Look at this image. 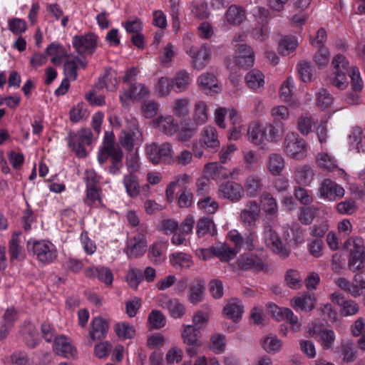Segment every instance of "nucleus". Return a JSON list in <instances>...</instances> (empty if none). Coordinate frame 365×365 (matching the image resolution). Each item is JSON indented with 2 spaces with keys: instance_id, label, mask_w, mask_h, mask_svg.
Segmentation results:
<instances>
[{
  "instance_id": "338daca9",
  "label": "nucleus",
  "mask_w": 365,
  "mask_h": 365,
  "mask_svg": "<svg viewBox=\"0 0 365 365\" xmlns=\"http://www.w3.org/2000/svg\"><path fill=\"white\" fill-rule=\"evenodd\" d=\"M159 125L165 134L170 135L174 134L178 129V125L174 123V120L171 117H166L163 120H160Z\"/></svg>"
},
{
  "instance_id": "864d4df0",
  "label": "nucleus",
  "mask_w": 365,
  "mask_h": 365,
  "mask_svg": "<svg viewBox=\"0 0 365 365\" xmlns=\"http://www.w3.org/2000/svg\"><path fill=\"white\" fill-rule=\"evenodd\" d=\"M191 11L195 17L200 19H207L210 15L207 3L204 1L192 2Z\"/></svg>"
},
{
  "instance_id": "4468645a",
  "label": "nucleus",
  "mask_w": 365,
  "mask_h": 365,
  "mask_svg": "<svg viewBox=\"0 0 365 365\" xmlns=\"http://www.w3.org/2000/svg\"><path fill=\"white\" fill-rule=\"evenodd\" d=\"M351 78V88L354 93H349L346 98V101L350 105H357L360 102L359 92L362 88V82L360 78L359 69L354 68L349 74Z\"/></svg>"
},
{
  "instance_id": "9b49d317",
  "label": "nucleus",
  "mask_w": 365,
  "mask_h": 365,
  "mask_svg": "<svg viewBox=\"0 0 365 365\" xmlns=\"http://www.w3.org/2000/svg\"><path fill=\"white\" fill-rule=\"evenodd\" d=\"M27 246L29 251H31L43 263L51 262L56 257V252L44 241L29 242Z\"/></svg>"
},
{
  "instance_id": "72a5a7b5",
  "label": "nucleus",
  "mask_w": 365,
  "mask_h": 365,
  "mask_svg": "<svg viewBox=\"0 0 365 365\" xmlns=\"http://www.w3.org/2000/svg\"><path fill=\"white\" fill-rule=\"evenodd\" d=\"M193 120L197 125L205 123L208 118L207 106L205 102L199 101L194 106Z\"/></svg>"
},
{
  "instance_id": "4be33fe9",
  "label": "nucleus",
  "mask_w": 365,
  "mask_h": 365,
  "mask_svg": "<svg viewBox=\"0 0 365 365\" xmlns=\"http://www.w3.org/2000/svg\"><path fill=\"white\" fill-rule=\"evenodd\" d=\"M316 299L313 294H304L295 297L292 301V305L295 309L303 312H310L315 307Z\"/></svg>"
},
{
  "instance_id": "e433bc0d",
  "label": "nucleus",
  "mask_w": 365,
  "mask_h": 365,
  "mask_svg": "<svg viewBox=\"0 0 365 365\" xmlns=\"http://www.w3.org/2000/svg\"><path fill=\"white\" fill-rule=\"evenodd\" d=\"M245 187L247 195L255 197L262 189V180L257 175H250L247 178Z\"/></svg>"
},
{
  "instance_id": "2eb2a0df",
  "label": "nucleus",
  "mask_w": 365,
  "mask_h": 365,
  "mask_svg": "<svg viewBox=\"0 0 365 365\" xmlns=\"http://www.w3.org/2000/svg\"><path fill=\"white\" fill-rule=\"evenodd\" d=\"M108 327V323L106 319L96 317L91 322L89 336L93 341L101 340L106 337Z\"/></svg>"
},
{
  "instance_id": "58836bf2",
  "label": "nucleus",
  "mask_w": 365,
  "mask_h": 365,
  "mask_svg": "<svg viewBox=\"0 0 365 365\" xmlns=\"http://www.w3.org/2000/svg\"><path fill=\"white\" fill-rule=\"evenodd\" d=\"M265 134L268 133V140L274 141L282 138L284 133V125L282 122L274 121L273 123L268 124L265 129Z\"/></svg>"
},
{
  "instance_id": "0eeeda50",
  "label": "nucleus",
  "mask_w": 365,
  "mask_h": 365,
  "mask_svg": "<svg viewBox=\"0 0 365 365\" xmlns=\"http://www.w3.org/2000/svg\"><path fill=\"white\" fill-rule=\"evenodd\" d=\"M97 36L93 33L83 36L76 35L73 38V45L80 54H92L97 46Z\"/></svg>"
},
{
  "instance_id": "aec40b11",
  "label": "nucleus",
  "mask_w": 365,
  "mask_h": 365,
  "mask_svg": "<svg viewBox=\"0 0 365 365\" xmlns=\"http://www.w3.org/2000/svg\"><path fill=\"white\" fill-rule=\"evenodd\" d=\"M365 264V250H349L348 258V269L355 272L356 271H364Z\"/></svg>"
},
{
  "instance_id": "4c0bfd02",
  "label": "nucleus",
  "mask_w": 365,
  "mask_h": 365,
  "mask_svg": "<svg viewBox=\"0 0 365 365\" xmlns=\"http://www.w3.org/2000/svg\"><path fill=\"white\" fill-rule=\"evenodd\" d=\"M115 331L118 337L123 340L132 339L135 335L134 327L125 322L117 323L115 325Z\"/></svg>"
},
{
  "instance_id": "412c9836",
  "label": "nucleus",
  "mask_w": 365,
  "mask_h": 365,
  "mask_svg": "<svg viewBox=\"0 0 365 365\" xmlns=\"http://www.w3.org/2000/svg\"><path fill=\"white\" fill-rule=\"evenodd\" d=\"M53 350L58 355L63 356L64 357L73 356L76 349L72 345L67 341L64 336H59L54 339Z\"/></svg>"
},
{
  "instance_id": "3c124183",
  "label": "nucleus",
  "mask_w": 365,
  "mask_h": 365,
  "mask_svg": "<svg viewBox=\"0 0 365 365\" xmlns=\"http://www.w3.org/2000/svg\"><path fill=\"white\" fill-rule=\"evenodd\" d=\"M263 349L268 353H275L280 350L282 341L276 336H269L262 342Z\"/></svg>"
},
{
  "instance_id": "bb28decb",
  "label": "nucleus",
  "mask_w": 365,
  "mask_h": 365,
  "mask_svg": "<svg viewBox=\"0 0 365 365\" xmlns=\"http://www.w3.org/2000/svg\"><path fill=\"white\" fill-rule=\"evenodd\" d=\"M267 168L272 175H279L284 168V158L277 153L270 154L267 162Z\"/></svg>"
},
{
  "instance_id": "7c9ffc66",
  "label": "nucleus",
  "mask_w": 365,
  "mask_h": 365,
  "mask_svg": "<svg viewBox=\"0 0 365 365\" xmlns=\"http://www.w3.org/2000/svg\"><path fill=\"white\" fill-rule=\"evenodd\" d=\"M196 231L198 237H202L207 234L214 236L217 233L213 221L208 217H201L197 222Z\"/></svg>"
},
{
  "instance_id": "0e129e2a",
  "label": "nucleus",
  "mask_w": 365,
  "mask_h": 365,
  "mask_svg": "<svg viewBox=\"0 0 365 365\" xmlns=\"http://www.w3.org/2000/svg\"><path fill=\"white\" fill-rule=\"evenodd\" d=\"M292 78L289 77L282 85L280 88V98L285 102L290 103L292 94Z\"/></svg>"
},
{
  "instance_id": "49530a36",
  "label": "nucleus",
  "mask_w": 365,
  "mask_h": 365,
  "mask_svg": "<svg viewBox=\"0 0 365 365\" xmlns=\"http://www.w3.org/2000/svg\"><path fill=\"white\" fill-rule=\"evenodd\" d=\"M197 82L200 88L205 92H207L217 86L216 77L209 73L201 75L198 78Z\"/></svg>"
},
{
  "instance_id": "f3484780",
  "label": "nucleus",
  "mask_w": 365,
  "mask_h": 365,
  "mask_svg": "<svg viewBox=\"0 0 365 365\" xmlns=\"http://www.w3.org/2000/svg\"><path fill=\"white\" fill-rule=\"evenodd\" d=\"M266 242L272 250L279 257L287 258L289 255V250L284 247L277 233L271 229L267 232Z\"/></svg>"
},
{
  "instance_id": "f03ea898",
  "label": "nucleus",
  "mask_w": 365,
  "mask_h": 365,
  "mask_svg": "<svg viewBox=\"0 0 365 365\" xmlns=\"http://www.w3.org/2000/svg\"><path fill=\"white\" fill-rule=\"evenodd\" d=\"M145 153L149 160L154 165L170 164L174 161L172 145L169 143L148 144L145 146Z\"/></svg>"
},
{
  "instance_id": "de8ad7c7",
  "label": "nucleus",
  "mask_w": 365,
  "mask_h": 365,
  "mask_svg": "<svg viewBox=\"0 0 365 365\" xmlns=\"http://www.w3.org/2000/svg\"><path fill=\"white\" fill-rule=\"evenodd\" d=\"M148 323L152 329H159L166 323L165 317L159 310H153L148 316Z\"/></svg>"
},
{
  "instance_id": "603ef678",
  "label": "nucleus",
  "mask_w": 365,
  "mask_h": 365,
  "mask_svg": "<svg viewBox=\"0 0 365 365\" xmlns=\"http://www.w3.org/2000/svg\"><path fill=\"white\" fill-rule=\"evenodd\" d=\"M193 195L190 189L183 186L178 192V203L180 207H189L192 204Z\"/></svg>"
},
{
  "instance_id": "13d9d810",
  "label": "nucleus",
  "mask_w": 365,
  "mask_h": 365,
  "mask_svg": "<svg viewBox=\"0 0 365 365\" xmlns=\"http://www.w3.org/2000/svg\"><path fill=\"white\" fill-rule=\"evenodd\" d=\"M284 280L291 289H299L301 287L302 279L299 273L294 269H289L285 274Z\"/></svg>"
},
{
  "instance_id": "6e6d98bb",
  "label": "nucleus",
  "mask_w": 365,
  "mask_h": 365,
  "mask_svg": "<svg viewBox=\"0 0 365 365\" xmlns=\"http://www.w3.org/2000/svg\"><path fill=\"white\" fill-rule=\"evenodd\" d=\"M173 90L172 81L167 77H161L155 85V91L159 96H168Z\"/></svg>"
},
{
  "instance_id": "9d476101",
  "label": "nucleus",
  "mask_w": 365,
  "mask_h": 365,
  "mask_svg": "<svg viewBox=\"0 0 365 365\" xmlns=\"http://www.w3.org/2000/svg\"><path fill=\"white\" fill-rule=\"evenodd\" d=\"M238 267L245 271L259 272L267 269V264L258 256L252 254L242 255L237 259Z\"/></svg>"
},
{
  "instance_id": "7ed1b4c3",
  "label": "nucleus",
  "mask_w": 365,
  "mask_h": 365,
  "mask_svg": "<svg viewBox=\"0 0 365 365\" xmlns=\"http://www.w3.org/2000/svg\"><path fill=\"white\" fill-rule=\"evenodd\" d=\"M336 284L354 298L363 297L362 303L365 306V271L356 273L351 283L344 277H339L336 280Z\"/></svg>"
},
{
  "instance_id": "ea45409f",
  "label": "nucleus",
  "mask_w": 365,
  "mask_h": 365,
  "mask_svg": "<svg viewBox=\"0 0 365 365\" xmlns=\"http://www.w3.org/2000/svg\"><path fill=\"white\" fill-rule=\"evenodd\" d=\"M165 307L170 316L175 319L181 318L185 314V307L176 299H169L165 303Z\"/></svg>"
},
{
  "instance_id": "5fc2aeb1",
  "label": "nucleus",
  "mask_w": 365,
  "mask_h": 365,
  "mask_svg": "<svg viewBox=\"0 0 365 365\" xmlns=\"http://www.w3.org/2000/svg\"><path fill=\"white\" fill-rule=\"evenodd\" d=\"M318 209L314 207H304L300 209L299 220L304 225H310L317 216Z\"/></svg>"
},
{
  "instance_id": "20e7f679",
  "label": "nucleus",
  "mask_w": 365,
  "mask_h": 365,
  "mask_svg": "<svg viewBox=\"0 0 365 365\" xmlns=\"http://www.w3.org/2000/svg\"><path fill=\"white\" fill-rule=\"evenodd\" d=\"M92 133L89 128H81L76 133L69 134L68 145L73 148L76 155L84 158L87 155L85 145L92 143Z\"/></svg>"
},
{
  "instance_id": "c85d7f7f",
  "label": "nucleus",
  "mask_w": 365,
  "mask_h": 365,
  "mask_svg": "<svg viewBox=\"0 0 365 365\" xmlns=\"http://www.w3.org/2000/svg\"><path fill=\"white\" fill-rule=\"evenodd\" d=\"M227 21L232 25H239L245 19V11L241 7L231 5L226 14Z\"/></svg>"
},
{
  "instance_id": "423d86ee",
  "label": "nucleus",
  "mask_w": 365,
  "mask_h": 365,
  "mask_svg": "<svg viewBox=\"0 0 365 365\" xmlns=\"http://www.w3.org/2000/svg\"><path fill=\"white\" fill-rule=\"evenodd\" d=\"M284 147L287 154L292 158H302L306 152L304 140L295 133L287 134L284 138Z\"/></svg>"
},
{
  "instance_id": "37998d69",
  "label": "nucleus",
  "mask_w": 365,
  "mask_h": 365,
  "mask_svg": "<svg viewBox=\"0 0 365 365\" xmlns=\"http://www.w3.org/2000/svg\"><path fill=\"white\" fill-rule=\"evenodd\" d=\"M331 63L334 67V73H336V70H339V71H341V73H348L349 76L354 68L358 69L356 67H353L349 70V62L346 59L345 56L341 54H338L334 56Z\"/></svg>"
},
{
  "instance_id": "1a4fd4ad",
  "label": "nucleus",
  "mask_w": 365,
  "mask_h": 365,
  "mask_svg": "<svg viewBox=\"0 0 365 365\" xmlns=\"http://www.w3.org/2000/svg\"><path fill=\"white\" fill-rule=\"evenodd\" d=\"M130 126L128 130L123 131V135L120 138V142L123 147L129 151H133L135 144L138 142L142 141L143 135L138 128V125L136 120L130 121Z\"/></svg>"
},
{
  "instance_id": "c03bdc74",
  "label": "nucleus",
  "mask_w": 365,
  "mask_h": 365,
  "mask_svg": "<svg viewBox=\"0 0 365 365\" xmlns=\"http://www.w3.org/2000/svg\"><path fill=\"white\" fill-rule=\"evenodd\" d=\"M298 72L304 82H309L313 79L314 68L309 61H302L298 65Z\"/></svg>"
},
{
  "instance_id": "69168bd1",
  "label": "nucleus",
  "mask_w": 365,
  "mask_h": 365,
  "mask_svg": "<svg viewBox=\"0 0 365 365\" xmlns=\"http://www.w3.org/2000/svg\"><path fill=\"white\" fill-rule=\"evenodd\" d=\"M210 344V349L214 352L217 354L222 353L225 350V336L220 334H214L211 338Z\"/></svg>"
},
{
  "instance_id": "f8f14e48",
  "label": "nucleus",
  "mask_w": 365,
  "mask_h": 365,
  "mask_svg": "<svg viewBox=\"0 0 365 365\" xmlns=\"http://www.w3.org/2000/svg\"><path fill=\"white\" fill-rule=\"evenodd\" d=\"M320 196L330 201H336L344 195V190L335 182L325 179L319 189Z\"/></svg>"
},
{
  "instance_id": "c756f323",
  "label": "nucleus",
  "mask_w": 365,
  "mask_h": 365,
  "mask_svg": "<svg viewBox=\"0 0 365 365\" xmlns=\"http://www.w3.org/2000/svg\"><path fill=\"white\" fill-rule=\"evenodd\" d=\"M245 82L250 88L257 90L264 86V75L260 71L252 69L245 76Z\"/></svg>"
},
{
  "instance_id": "4d7b16f0",
  "label": "nucleus",
  "mask_w": 365,
  "mask_h": 365,
  "mask_svg": "<svg viewBox=\"0 0 365 365\" xmlns=\"http://www.w3.org/2000/svg\"><path fill=\"white\" fill-rule=\"evenodd\" d=\"M144 279L143 271L139 269H131L127 276L126 280L130 287L137 289L140 283Z\"/></svg>"
},
{
  "instance_id": "f257e3e1",
  "label": "nucleus",
  "mask_w": 365,
  "mask_h": 365,
  "mask_svg": "<svg viewBox=\"0 0 365 365\" xmlns=\"http://www.w3.org/2000/svg\"><path fill=\"white\" fill-rule=\"evenodd\" d=\"M229 237L235 247L231 248L225 245L219 247H212L213 255L217 257L223 262H228L233 259L240 251L242 247L251 250L253 247V237L251 233L242 236L237 230L229 232Z\"/></svg>"
},
{
  "instance_id": "052dcab7",
  "label": "nucleus",
  "mask_w": 365,
  "mask_h": 365,
  "mask_svg": "<svg viewBox=\"0 0 365 365\" xmlns=\"http://www.w3.org/2000/svg\"><path fill=\"white\" fill-rule=\"evenodd\" d=\"M359 312V304L351 299L346 300L341 307V314L344 317L356 315Z\"/></svg>"
},
{
  "instance_id": "2f4dec72",
  "label": "nucleus",
  "mask_w": 365,
  "mask_h": 365,
  "mask_svg": "<svg viewBox=\"0 0 365 365\" xmlns=\"http://www.w3.org/2000/svg\"><path fill=\"white\" fill-rule=\"evenodd\" d=\"M123 185L128 195L130 197H135L140 193V187L137 176L134 173H130L123 178Z\"/></svg>"
},
{
  "instance_id": "c9c22d12",
  "label": "nucleus",
  "mask_w": 365,
  "mask_h": 365,
  "mask_svg": "<svg viewBox=\"0 0 365 365\" xmlns=\"http://www.w3.org/2000/svg\"><path fill=\"white\" fill-rule=\"evenodd\" d=\"M210 56V50L205 45H203L197 50L196 55L192 60L193 68L197 70L202 69L208 63Z\"/></svg>"
},
{
  "instance_id": "a878e982",
  "label": "nucleus",
  "mask_w": 365,
  "mask_h": 365,
  "mask_svg": "<svg viewBox=\"0 0 365 365\" xmlns=\"http://www.w3.org/2000/svg\"><path fill=\"white\" fill-rule=\"evenodd\" d=\"M204 174L207 178L214 180L227 177V174L225 173L223 166L217 162L206 164L204 168Z\"/></svg>"
},
{
  "instance_id": "a211bd4d",
  "label": "nucleus",
  "mask_w": 365,
  "mask_h": 365,
  "mask_svg": "<svg viewBox=\"0 0 365 365\" xmlns=\"http://www.w3.org/2000/svg\"><path fill=\"white\" fill-rule=\"evenodd\" d=\"M147 242L143 237H135L130 240L126 254L129 258H137L145 252Z\"/></svg>"
},
{
  "instance_id": "680f3d73",
  "label": "nucleus",
  "mask_w": 365,
  "mask_h": 365,
  "mask_svg": "<svg viewBox=\"0 0 365 365\" xmlns=\"http://www.w3.org/2000/svg\"><path fill=\"white\" fill-rule=\"evenodd\" d=\"M9 29L14 34H20L26 31L27 29L26 23L24 20L14 18L9 20Z\"/></svg>"
},
{
  "instance_id": "6e6552de",
  "label": "nucleus",
  "mask_w": 365,
  "mask_h": 365,
  "mask_svg": "<svg viewBox=\"0 0 365 365\" xmlns=\"http://www.w3.org/2000/svg\"><path fill=\"white\" fill-rule=\"evenodd\" d=\"M235 47V64L243 68L252 66L255 61V53L252 48L246 43H236Z\"/></svg>"
},
{
  "instance_id": "79ce46f5",
  "label": "nucleus",
  "mask_w": 365,
  "mask_h": 365,
  "mask_svg": "<svg viewBox=\"0 0 365 365\" xmlns=\"http://www.w3.org/2000/svg\"><path fill=\"white\" fill-rule=\"evenodd\" d=\"M20 232H14L9 245V251L10 254L11 260L19 259L22 248L19 245V235Z\"/></svg>"
},
{
  "instance_id": "a18cd8bd",
  "label": "nucleus",
  "mask_w": 365,
  "mask_h": 365,
  "mask_svg": "<svg viewBox=\"0 0 365 365\" xmlns=\"http://www.w3.org/2000/svg\"><path fill=\"white\" fill-rule=\"evenodd\" d=\"M321 345L324 349H331L335 341V334L330 329H322L318 333Z\"/></svg>"
},
{
  "instance_id": "cd10ccee",
  "label": "nucleus",
  "mask_w": 365,
  "mask_h": 365,
  "mask_svg": "<svg viewBox=\"0 0 365 365\" xmlns=\"http://www.w3.org/2000/svg\"><path fill=\"white\" fill-rule=\"evenodd\" d=\"M170 262L175 268H190L193 262L192 257L184 252H175L170 255Z\"/></svg>"
},
{
  "instance_id": "ddd939ff",
  "label": "nucleus",
  "mask_w": 365,
  "mask_h": 365,
  "mask_svg": "<svg viewBox=\"0 0 365 365\" xmlns=\"http://www.w3.org/2000/svg\"><path fill=\"white\" fill-rule=\"evenodd\" d=\"M259 205L255 200H250L246 205L245 208L241 211L240 219L244 224L252 227L259 219Z\"/></svg>"
},
{
  "instance_id": "393cba45",
  "label": "nucleus",
  "mask_w": 365,
  "mask_h": 365,
  "mask_svg": "<svg viewBox=\"0 0 365 365\" xmlns=\"http://www.w3.org/2000/svg\"><path fill=\"white\" fill-rule=\"evenodd\" d=\"M242 312L243 306L237 299H232L223 309V313L226 317L234 322H237L241 319Z\"/></svg>"
},
{
  "instance_id": "f704fd0d",
  "label": "nucleus",
  "mask_w": 365,
  "mask_h": 365,
  "mask_svg": "<svg viewBox=\"0 0 365 365\" xmlns=\"http://www.w3.org/2000/svg\"><path fill=\"white\" fill-rule=\"evenodd\" d=\"M118 84V80L113 75L111 69H108L106 70L105 75L102 78H99L96 86L101 89L106 88L108 91H115Z\"/></svg>"
},
{
  "instance_id": "5701e85b",
  "label": "nucleus",
  "mask_w": 365,
  "mask_h": 365,
  "mask_svg": "<svg viewBox=\"0 0 365 365\" xmlns=\"http://www.w3.org/2000/svg\"><path fill=\"white\" fill-rule=\"evenodd\" d=\"M191 78L185 70L178 71L171 79L173 90L177 92H183L188 88Z\"/></svg>"
},
{
  "instance_id": "09e8293b",
  "label": "nucleus",
  "mask_w": 365,
  "mask_h": 365,
  "mask_svg": "<svg viewBox=\"0 0 365 365\" xmlns=\"http://www.w3.org/2000/svg\"><path fill=\"white\" fill-rule=\"evenodd\" d=\"M313 173L308 166H303L296 171L295 180L299 185H307L312 178Z\"/></svg>"
},
{
  "instance_id": "6ab92c4d",
  "label": "nucleus",
  "mask_w": 365,
  "mask_h": 365,
  "mask_svg": "<svg viewBox=\"0 0 365 365\" xmlns=\"http://www.w3.org/2000/svg\"><path fill=\"white\" fill-rule=\"evenodd\" d=\"M205 289V281L200 279H195L189 287L187 295L188 301L192 304H196L202 302Z\"/></svg>"
},
{
  "instance_id": "39448f33",
  "label": "nucleus",
  "mask_w": 365,
  "mask_h": 365,
  "mask_svg": "<svg viewBox=\"0 0 365 365\" xmlns=\"http://www.w3.org/2000/svg\"><path fill=\"white\" fill-rule=\"evenodd\" d=\"M182 338L186 344L185 351L191 357L197 354V349L202 346L200 340L201 333L199 327L193 325H183Z\"/></svg>"
},
{
  "instance_id": "8fccbe9b",
  "label": "nucleus",
  "mask_w": 365,
  "mask_h": 365,
  "mask_svg": "<svg viewBox=\"0 0 365 365\" xmlns=\"http://www.w3.org/2000/svg\"><path fill=\"white\" fill-rule=\"evenodd\" d=\"M297 46V41L293 38L286 36L279 43V52L284 55H289L293 52Z\"/></svg>"
},
{
  "instance_id": "e2e57ef3",
  "label": "nucleus",
  "mask_w": 365,
  "mask_h": 365,
  "mask_svg": "<svg viewBox=\"0 0 365 365\" xmlns=\"http://www.w3.org/2000/svg\"><path fill=\"white\" fill-rule=\"evenodd\" d=\"M314 59L319 68L327 66L329 61L328 49L324 46L319 47L318 51L314 55Z\"/></svg>"
},
{
  "instance_id": "473e14b6",
  "label": "nucleus",
  "mask_w": 365,
  "mask_h": 365,
  "mask_svg": "<svg viewBox=\"0 0 365 365\" xmlns=\"http://www.w3.org/2000/svg\"><path fill=\"white\" fill-rule=\"evenodd\" d=\"M247 136L248 140L255 145H261L265 137L264 129L257 123L250 124L247 129Z\"/></svg>"
},
{
  "instance_id": "774afa93",
  "label": "nucleus",
  "mask_w": 365,
  "mask_h": 365,
  "mask_svg": "<svg viewBox=\"0 0 365 365\" xmlns=\"http://www.w3.org/2000/svg\"><path fill=\"white\" fill-rule=\"evenodd\" d=\"M341 352L343 354V361L346 363H351L356 360V354L354 347L352 344L346 343L341 346Z\"/></svg>"
},
{
  "instance_id": "a19ab883",
  "label": "nucleus",
  "mask_w": 365,
  "mask_h": 365,
  "mask_svg": "<svg viewBox=\"0 0 365 365\" xmlns=\"http://www.w3.org/2000/svg\"><path fill=\"white\" fill-rule=\"evenodd\" d=\"M262 210L267 215H274L277 210V204L275 199L269 192H263L260 196Z\"/></svg>"
},
{
  "instance_id": "b1692460",
  "label": "nucleus",
  "mask_w": 365,
  "mask_h": 365,
  "mask_svg": "<svg viewBox=\"0 0 365 365\" xmlns=\"http://www.w3.org/2000/svg\"><path fill=\"white\" fill-rule=\"evenodd\" d=\"M202 141L207 149H217L220 147L216 130L213 127L207 126L202 131Z\"/></svg>"
},
{
  "instance_id": "bf43d9fd",
  "label": "nucleus",
  "mask_w": 365,
  "mask_h": 365,
  "mask_svg": "<svg viewBox=\"0 0 365 365\" xmlns=\"http://www.w3.org/2000/svg\"><path fill=\"white\" fill-rule=\"evenodd\" d=\"M190 100L187 98H179L175 101L174 111L180 118H185L189 113Z\"/></svg>"
},
{
  "instance_id": "dca6fc26",
  "label": "nucleus",
  "mask_w": 365,
  "mask_h": 365,
  "mask_svg": "<svg viewBox=\"0 0 365 365\" xmlns=\"http://www.w3.org/2000/svg\"><path fill=\"white\" fill-rule=\"evenodd\" d=\"M220 191L225 198L232 201H238L243 195V188L241 185L233 181H227L222 184Z\"/></svg>"
}]
</instances>
